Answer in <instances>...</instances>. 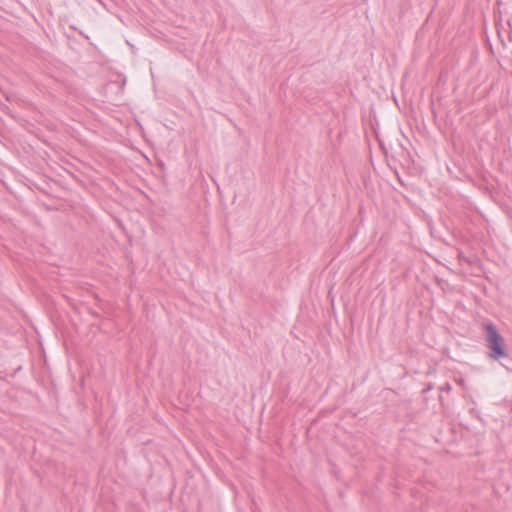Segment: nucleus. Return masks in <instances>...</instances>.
I'll list each match as a JSON object with an SVG mask.
<instances>
[{"label":"nucleus","mask_w":512,"mask_h":512,"mask_svg":"<svg viewBox=\"0 0 512 512\" xmlns=\"http://www.w3.org/2000/svg\"><path fill=\"white\" fill-rule=\"evenodd\" d=\"M481 327L485 347L487 348V357L493 361H500L501 359L508 358V345L497 326L490 319H484L481 322Z\"/></svg>","instance_id":"obj_1"},{"label":"nucleus","mask_w":512,"mask_h":512,"mask_svg":"<svg viewBox=\"0 0 512 512\" xmlns=\"http://www.w3.org/2000/svg\"><path fill=\"white\" fill-rule=\"evenodd\" d=\"M0 110L4 114L10 116L11 118H14V115L12 114V111L10 110V108L6 104L2 103L1 101H0Z\"/></svg>","instance_id":"obj_2"},{"label":"nucleus","mask_w":512,"mask_h":512,"mask_svg":"<svg viewBox=\"0 0 512 512\" xmlns=\"http://www.w3.org/2000/svg\"><path fill=\"white\" fill-rule=\"evenodd\" d=\"M451 385L449 383H445V385L441 388V391H446L447 393L451 391Z\"/></svg>","instance_id":"obj_3"},{"label":"nucleus","mask_w":512,"mask_h":512,"mask_svg":"<svg viewBox=\"0 0 512 512\" xmlns=\"http://www.w3.org/2000/svg\"><path fill=\"white\" fill-rule=\"evenodd\" d=\"M70 29L75 30V31H78V33H79L80 35H82L84 38L88 39V36H86V35L83 33V31L78 30L75 26L71 25V26H70Z\"/></svg>","instance_id":"obj_4"},{"label":"nucleus","mask_w":512,"mask_h":512,"mask_svg":"<svg viewBox=\"0 0 512 512\" xmlns=\"http://www.w3.org/2000/svg\"><path fill=\"white\" fill-rule=\"evenodd\" d=\"M457 383H458L460 386H462V387H464V386H465V381H464V379H459V380L457 381Z\"/></svg>","instance_id":"obj_5"},{"label":"nucleus","mask_w":512,"mask_h":512,"mask_svg":"<svg viewBox=\"0 0 512 512\" xmlns=\"http://www.w3.org/2000/svg\"><path fill=\"white\" fill-rule=\"evenodd\" d=\"M432 387H433V386H432V384H431V383H428V384H427V388H426L425 390H423V393H425L426 391L431 390V389H432Z\"/></svg>","instance_id":"obj_6"},{"label":"nucleus","mask_w":512,"mask_h":512,"mask_svg":"<svg viewBox=\"0 0 512 512\" xmlns=\"http://www.w3.org/2000/svg\"><path fill=\"white\" fill-rule=\"evenodd\" d=\"M5 99H6L7 101H9V102L12 100V99H11V96H10V95H8V94H5Z\"/></svg>","instance_id":"obj_7"}]
</instances>
